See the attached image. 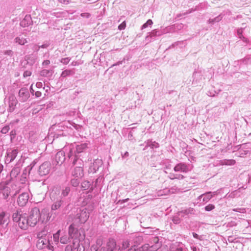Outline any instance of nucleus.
<instances>
[{
    "label": "nucleus",
    "mask_w": 251,
    "mask_h": 251,
    "mask_svg": "<svg viewBox=\"0 0 251 251\" xmlns=\"http://www.w3.org/2000/svg\"><path fill=\"white\" fill-rule=\"evenodd\" d=\"M69 239V237L67 235L65 234L62 235L60 238L59 237V242L60 241L61 244H65L68 243Z\"/></svg>",
    "instance_id": "35"
},
{
    "label": "nucleus",
    "mask_w": 251,
    "mask_h": 251,
    "mask_svg": "<svg viewBox=\"0 0 251 251\" xmlns=\"http://www.w3.org/2000/svg\"><path fill=\"white\" fill-rule=\"evenodd\" d=\"M51 168L50 163L49 161H46L41 164L39 168L38 172L41 176L48 175Z\"/></svg>",
    "instance_id": "13"
},
{
    "label": "nucleus",
    "mask_w": 251,
    "mask_h": 251,
    "mask_svg": "<svg viewBox=\"0 0 251 251\" xmlns=\"http://www.w3.org/2000/svg\"><path fill=\"white\" fill-rule=\"evenodd\" d=\"M18 152L19 151L17 149L8 150L5 161L7 162L8 163L13 161L17 156Z\"/></svg>",
    "instance_id": "17"
},
{
    "label": "nucleus",
    "mask_w": 251,
    "mask_h": 251,
    "mask_svg": "<svg viewBox=\"0 0 251 251\" xmlns=\"http://www.w3.org/2000/svg\"><path fill=\"white\" fill-rule=\"evenodd\" d=\"M248 151H240V154L239 156L240 157H243L244 155L248 154Z\"/></svg>",
    "instance_id": "55"
},
{
    "label": "nucleus",
    "mask_w": 251,
    "mask_h": 251,
    "mask_svg": "<svg viewBox=\"0 0 251 251\" xmlns=\"http://www.w3.org/2000/svg\"><path fill=\"white\" fill-rule=\"evenodd\" d=\"M227 240L229 243H235L237 242V238L233 236H228Z\"/></svg>",
    "instance_id": "46"
},
{
    "label": "nucleus",
    "mask_w": 251,
    "mask_h": 251,
    "mask_svg": "<svg viewBox=\"0 0 251 251\" xmlns=\"http://www.w3.org/2000/svg\"><path fill=\"white\" fill-rule=\"evenodd\" d=\"M163 33V32L160 30L154 29L149 33V35L146 37V39L151 42V40L150 39H154L156 36L161 35Z\"/></svg>",
    "instance_id": "24"
},
{
    "label": "nucleus",
    "mask_w": 251,
    "mask_h": 251,
    "mask_svg": "<svg viewBox=\"0 0 251 251\" xmlns=\"http://www.w3.org/2000/svg\"><path fill=\"white\" fill-rule=\"evenodd\" d=\"M129 239L131 241V244L136 245L137 246L143 241V237L138 235L137 233L132 234L129 236Z\"/></svg>",
    "instance_id": "20"
},
{
    "label": "nucleus",
    "mask_w": 251,
    "mask_h": 251,
    "mask_svg": "<svg viewBox=\"0 0 251 251\" xmlns=\"http://www.w3.org/2000/svg\"><path fill=\"white\" fill-rule=\"evenodd\" d=\"M130 242H131V240L129 239H125L122 243V248L126 249L129 247Z\"/></svg>",
    "instance_id": "36"
},
{
    "label": "nucleus",
    "mask_w": 251,
    "mask_h": 251,
    "mask_svg": "<svg viewBox=\"0 0 251 251\" xmlns=\"http://www.w3.org/2000/svg\"><path fill=\"white\" fill-rule=\"evenodd\" d=\"M31 75V72L30 71L26 70L24 72L23 75L25 77L29 76Z\"/></svg>",
    "instance_id": "51"
},
{
    "label": "nucleus",
    "mask_w": 251,
    "mask_h": 251,
    "mask_svg": "<svg viewBox=\"0 0 251 251\" xmlns=\"http://www.w3.org/2000/svg\"><path fill=\"white\" fill-rule=\"evenodd\" d=\"M75 74V72L74 70H66L62 72L61 76L62 77H65L67 76L73 75Z\"/></svg>",
    "instance_id": "33"
},
{
    "label": "nucleus",
    "mask_w": 251,
    "mask_h": 251,
    "mask_svg": "<svg viewBox=\"0 0 251 251\" xmlns=\"http://www.w3.org/2000/svg\"><path fill=\"white\" fill-rule=\"evenodd\" d=\"M29 200V194L28 193H23L20 194L17 199L18 204L23 207L26 205Z\"/></svg>",
    "instance_id": "15"
},
{
    "label": "nucleus",
    "mask_w": 251,
    "mask_h": 251,
    "mask_svg": "<svg viewBox=\"0 0 251 251\" xmlns=\"http://www.w3.org/2000/svg\"><path fill=\"white\" fill-rule=\"evenodd\" d=\"M223 18V16H222V14H220L217 17H215L214 19H209L207 21L208 24H214L215 23L219 22L220 21L222 20Z\"/></svg>",
    "instance_id": "34"
},
{
    "label": "nucleus",
    "mask_w": 251,
    "mask_h": 251,
    "mask_svg": "<svg viewBox=\"0 0 251 251\" xmlns=\"http://www.w3.org/2000/svg\"><path fill=\"white\" fill-rule=\"evenodd\" d=\"M53 74V71L52 70H43L40 72V75L43 76H45L47 77H50Z\"/></svg>",
    "instance_id": "32"
},
{
    "label": "nucleus",
    "mask_w": 251,
    "mask_h": 251,
    "mask_svg": "<svg viewBox=\"0 0 251 251\" xmlns=\"http://www.w3.org/2000/svg\"><path fill=\"white\" fill-rule=\"evenodd\" d=\"M39 49H40V47H39V46H38L37 45H33V50L35 51H38L39 50Z\"/></svg>",
    "instance_id": "56"
},
{
    "label": "nucleus",
    "mask_w": 251,
    "mask_h": 251,
    "mask_svg": "<svg viewBox=\"0 0 251 251\" xmlns=\"http://www.w3.org/2000/svg\"><path fill=\"white\" fill-rule=\"evenodd\" d=\"M59 230L53 235V238L51 233L45 230L39 232L37 237V247L39 249L47 248L50 250H53V245H57L59 243Z\"/></svg>",
    "instance_id": "1"
},
{
    "label": "nucleus",
    "mask_w": 251,
    "mask_h": 251,
    "mask_svg": "<svg viewBox=\"0 0 251 251\" xmlns=\"http://www.w3.org/2000/svg\"><path fill=\"white\" fill-rule=\"evenodd\" d=\"M179 216H174L173 218L172 221L173 223L175 224H179L180 222V219L179 218Z\"/></svg>",
    "instance_id": "48"
},
{
    "label": "nucleus",
    "mask_w": 251,
    "mask_h": 251,
    "mask_svg": "<svg viewBox=\"0 0 251 251\" xmlns=\"http://www.w3.org/2000/svg\"><path fill=\"white\" fill-rule=\"evenodd\" d=\"M10 193V189L8 186L0 185V199H6Z\"/></svg>",
    "instance_id": "19"
},
{
    "label": "nucleus",
    "mask_w": 251,
    "mask_h": 251,
    "mask_svg": "<svg viewBox=\"0 0 251 251\" xmlns=\"http://www.w3.org/2000/svg\"><path fill=\"white\" fill-rule=\"evenodd\" d=\"M41 216L39 209L35 207L31 209L29 212L28 219L30 223V226H34L38 222H40V217Z\"/></svg>",
    "instance_id": "8"
},
{
    "label": "nucleus",
    "mask_w": 251,
    "mask_h": 251,
    "mask_svg": "<svg viewBox=\"0 0 251 251\" xmlns=\"http://www.w3.org/2000/svg\"><path fill=\"white\" fill-rule=\"evenodd\" d=\"M49 46V44L48 43H45L44 44H43L41 46H39L40 49V48H47Z\"/></svg>",
    "instance_id": "59"
},
{
    "label": "nucleus",
    "mask_w": 251,
    "mask_h": 251,
    "mask_svg": "<svg viewBox=\"0 0 251 251\" xmlns=\"http://www.w3.org/2000/svg\"><path fill=\"white\" fill-rule=\"evenodd\" d=\"M12 219L13 221L17 223L19 227L22 229H26L30 226L26 214L23 213L21 210H16L13 212Z\"/></svg>",
    "instance_id": "3"
},
{
    "label": "nucleus",
    "mask_w": 251,
    "mask_h": 251,
    "mask_svg": "<svg viewBox=\"0 0 251 251\" xmlns=\"http://www.w3.org/2000/svg\"><path fill=\"white\" fill-rule=\"evenodd\" d=\"M153 24V22L151 20V19H149L147 22L146 23H145V24H144L142 27H141V29H144V28H146V27H147L149 25H151L152 24Z\"/></svg>",
    "instance_id": "39"
},
{
    "label": "nucleus",
    "mask_w": 251,
    "mask_h": 251,
    "mask_svg": "<svg viewBox=\"0 0 251 251\" xmlns=\"http://www.w3.org/2000/svg\"><path fill=\"white\" fill-rule=\"evenodd\" d=\"M77 246L76 247V251H101V250H100L98 245H94L92 246L90 250H86L82 246H80L79 245V241L77 240Z\"/></svg>",
    "instance_id": "22"
},
{
    "label": "nucleus",
    "mask_w": 251,
    "mask_h": 251,
    "mask_svg": "<svg viewBox=\"0 0 251 251\" xmlns=\"http://www.w3.org/2000/svg\"><path fill=\"white\" fill-rule=\"evenodd\" d=\"M50 199L52 202L50 207V211L51 214L53 215V219H55L57 216L60 217L66 214L65 209L68 206V205L64 207L66 204L64 199L58 198L56 192L51 193Z\"/></svg>",
    "instance_id": "2"
},
{
    "label": "nucleus",
    "mask_w": 251,
    "mask_h": 251,
    "mask_svg": "<svg viewBox=\"0 0 251 251\" xmlns=\"http://www.w3.org/2000/svg\"><path fill=\"white\" fill-rule=\"evenodd\" d=\"M184 178V176L181 174H176L175 175V179H183Z\"/></svg>",
    "instance_id": "53"
},
{
    "label": "nucleus",
    "mask_w": 251,
    "mask_h": 251,
    "mask_svg": "<svg viewBox=\"0 0 251 251\" xmlns=\"http://www.w3.org/2000/svg\"><path fill=\"white\" fill-rule=\"evenodd\" d=\"M215 208V206L213 204H209L206 205L204 209L206 211H210Z\"/></svg>",
    "instance_id": "44"
},
{
    "label": "nucleus",
    "mask_w": 251,
    "mask_h": 251,
    "mask_svg": "<svg viewBox=\"0 0 251 251\" xmlns=\"http://www.w3.org/2000/svg\"><path fill=\"white\" fill-rule=\"evenodd\" d=\"M93 208V206L89 209L87 208H83L77 211L74 217V224H79L85 223L89 218L90 212L92 210Z\"/></svg>",
    "instance_id": "5"
},
{
    "label": "nucleus",
    "mask_w": 251,
    "mask_h": 251,
    "mask_svg": "<svg viewBox=\"0 0 251 251\" xmlns=\"http://www.w3.org/2000/svg\"><path fill=\"white\" fill-rule=\"evenodd\" d=\"M236 162L233 159L225 160L223 162V165H233L235 164Z\"/></svg>",
    "instance_id": "37"
},
{
    "label": "nucleus",
    "mask_w": 251,
    "mask_h": 251,
    "mask_svg": "<svg viewBox=\"0 0 251 251\" xmlns=\"http://www.w3.org/2000/svg\"><path fill=\"white\" fill-rule=\"evenodd\" d=\"M69 236L72 239L74 238V240H77L76 238L78 236V231L76 228H75L73 224H72L69 227Z\"/></svg>",
    "instance_id": "25"
},
{
    "label": "nucleus",
    "mask_w": 251,
    "mask_h": 251,
    "mask_svg": "<svg viewBox=\"0 0 251 251\" xmlns=\"http://www.w3.org/2000/svg\"><path fill=\"white\" fill-rule=\"evenodd\" d=\"M243 29L244 27H241L240 28H238L237 31V34L240 39L244 38L242 35Z\"/></svg>",
    "instance_id": "42"
},
{
    "label": "nucleus",
    "mask_w": 251,
    "mask_h": 251,
    "mask_svg": "<svg viewBox=\"0 0 251 251\" xmlns=\"http://www.w3.org/2000/svg\"><path fill=\"white\" fill-rule=\"evenodd\" d=\"M164 168L165 169H171L172 168V165L169 163H165L164 164Z\"/></svg>",
    "instance_id": "54"
},
{
    "label": "nucleus",
    "mask_w": 251,
    "mask_h": 251,
    "mask_svg": "<svg viewBox=\"0 0 251 251\" xmlns=\"http://www.w3.org/2000/svg\"><path fill=\"white\" fill-rule=\"evenodd\" d=\"M182 42H180V41H178V42H175V43L173 44L172 45V46L173 47H175L176 46H177L179 44H180Z\"/></svg>",
    "instance_id": "64"
},
{
    "label": "nucleus",
    "mask_w": 251,
    "mask_h": 251,
    "mask_svg": "<svg viewBox=\"0 0 251 251\" xmlns=\"http://www.w3.org/2000/svg\"><path fill=\"white\" fill-rule=\"evenodd\" d=\"M195 212V210L194 208L189 207L186 209L178 212L177 214L178 216L184 217L185 215H188L189 214H194Z\"/></svg>",
    "instance_id": "26"
},
{
    "label": "nucleus",
    "mask_w": 251,
    "mask_h": 251,
    "mask_svg": "<svg viewBox=\"0 0 251 251\" xmlns=\"http://www.w3.org/2000/svg\"><path fill=\"white\" fill-rule=\"evenodd\" d=\"M203 197V201L207 202L209 201L212 198H213V195H212V192H207L201 195H200L198 197V199H200L201 198Z\"/></svg>",
    "instance_id": "27"
},
{
    "label": "nucleus",
    "mask_w": 251,
    "mask_h": 251,
    "mask_svg": "<svg viewBox=\"0 0 251 251\" xmlns=\"http://www.w3.org/2000/svg\"><path fill=\"white\" fill-rule=\"evenodd\" d=\"M70 60L71 58L70 57L63 58L60 60V62H61L62 64L64 65H67L69 63Z\"/></svg>",
    "instance_id": "45"
},
{
    "label": "nucleus",
    "mask_w": 251,
    "mask_h": 251,
    "mask_svg": "<svg viewBox=\"0 0 251 251\" xmlns=\"http://www.w3.org/2000/svg\"><path fill=\"white\" fill-rule=\"evenodd\" d=\"M80 183V181L78 178H73L71 180V184L74 187H77Z\"/></svg>",
    "instance_id": "38"
},
{
    "label": "nucleus",
    "mask_w": 251,
    "mask_h": 251,
    "mask_svg": "<svg viewBox=\"0 0 251 251\" xmlns=\"http://www.w3.org/2000/svg\"><path fill=\"white\" fill-rule=\"evenodd\" d=\"M72 146L69 147V152L68 153V157L69 159H73V157L76 155L78 156V158H83L81 153L86 154V151L88 149V144L87 143H81L76 146L75 149L72 148Z\"/></svg>",
    "instance_id": "4"
},
{
    "label": "nucleus",
    "mask_w": 251,
    "mask_h": 251,
    "mask_svg": "<svg viewBox=\"0 0 251 251\" xmlns=\"http://www.w3.org/2000/svg\"><path fill=\"white\" fill-rule=\"evenodd\" d=\"M8 108L7 110L9 112H12L15 109L17 104H18V100L16 98L13 96H10L8 98Z\"/></svg>",
    "instance_id": "16"
},
{
    "label": "nucleus",
    "mask_w": 251,
    "mask_h": 251,
    "mask_svg": "<svg viewBox=\"0 0 251 251\" xmlns=\"http://www.w3.org/2000/svg\"><path fill=\"white\" fill-rule=\"evenodd\" d=\"M14 42L20 45H24L25 43L27 42V41L26 39L22 35H20L19 36L16 37L14 39Z\"/></svg>",
    "instance_id": "29"
},
{
    "label": "nucleus",
    "mask_w": 251,
    "mask_h": 251,
    "mask_svg": "<svg viewBox=\"0 0 251 251\" xmlns=\"http://www.w3.org/2000/svg\"><path fill=\"white\" fill-rule=\"evenodd\" d=\"M193 236L194 238H196V239H199L200 240H201V238H202V237L200 236L199 235H198V234H197L195 232H193Z\"/></svg>",
    "instance_id": "52"
},
{
    "label": "nucleus",
    "mask_w": 251,
    "mask_h": 251,
    "mask_svg": "<svg viewBox=\"0 0 251 251\" xmlns=\"http://www.w3.org/2000/svg\"><path fill=\"white\" fill-rule=\"evenodd\" d=\"M126 22L124 21L122 22L119 26H118V29L119 30H123L124 29L126 28Z\"/></svg>",
    "instance_id": "49"
},
{
    "label": "nucleus",
    "mask_w": 251,
    "mask_h": 251,
    "mask_svg": "<svg viewBox=\"0 0 251 251\" xmlns=\"http://www.w3.org/2000/svg\"><path fill=\"white\" fill-rule=\"evenodd\" d=\"M240 61L244 64H247L251 62V58L247 56L244 59H241Z\"/></svg>",
    "instance_id": "41"
},
{
    "label": "nucleus",
    "mask_w": 251,
    "mask_h": 251,
    "mask_svg": "<svg viewBox=\"0 0 251 251\" xmlns=\"http://www.w3.org/2000/svg\"><path fill=\"white\" fill-rule=\"evenodd\" d=\"M76 155L73 157V159H70L72 162L73 166H75L72 171V175L76 177H81L83 175V160L82 158H78Z\"/></svg>",
    "instance_id": "6"
},
{
    "label": "nucleus",
    "mask_w": 251,
    "mask_h": 251,
    "mask_svg": "<svg viewBox=\"0 0 251 251\" xmlns=\"http://www.w3.org/2000/svg\"><path fill=\"white\" fill-rule=\"evenodd\" d=\"M80 16L85 18L88 19L91 17V14L89 13H82L80 14Z\"/></svg>",
    "instance_id": "50"
},
{
    "label": "nucleus",
    "mask_w": 251,
    "mask_h": 251,
    "mask_svg": "<svg viewBox=\"0 0 251 251\" xmlns=\"http://www.w3.org/2000/svg\"><path fill=\"white\" fill-rule=\"evenodd\" d=\"M9 130H10L9 126H5L1 129V132L2 134H6L9 131Z\"/></svg>",
    "instance_id": "47"
},
{
    "label": "nucleus",
    "mask_w": 251,
    "mask_h": 251,
    "mask_svg": "<svg viewBox=\"0 0 251 251\" xmlns=\"http://www.w3.org/2000/svg\"><path fill=\"white\" fill-rule=\"evenodd\" d=\"M3 55L11 58L13 55V51L12 50H7L3 51Z\"/></svg>",
    "instance_id": "40"
},
{
    "label": "nucleus",
    "mask_w": 251,
    "mask_h": 251,
    "mask_svg": "<svg viewBox=\"0 0 251 251\" xmlns=\"http://www.w3.org/2000/svg\"><path fill=\"white\" fill-rule=\"evenodd\" d=\"M60 3H62L64 4H68L69 3L70 0H58Z\"/></svg>",
    "instance_id": "57"
},
{
    "label": "nucleus",
    "mask_w": 251,
    "mask_h": 251,
    "mask_svg": "<svg viewBox=\"0 0 251 251\" xmlns=\"http://www.w3.org/2000/svg\"><path fill=\"white\" fill-rule=\"evenodd\" d=\"M18 96L20 101L22 102L26 101L30 97L28 89L26 87L21 88L19 91Z\"/></svg>",
    "instance_id": "12"
},
{
    "label": "nucleus",
    "mask_w": 251,
    "mask_h": 251,
    "mask_svg": "<svg viewBox=\"0 0 251 251\" xmlns=\"http://www.w3.org/2000/svg\"><path fill=\"white\" fill-rule=\"evenodd\" d=\"M90 185V182L88 181H85L81 183V186L85 190L89 188Z\"/></svg>",
    "instance_id": "43"
},
{
    "label": "nucleus",
    "mask_w": 251,
    "mask_h": 251,
    "mask_svg": "<svg viewBox=\"0 0 251 251\" xmlns=\"http://www.w3.org/2000/svg\"><path fill=\"white\" fill-rule=\"evenodd\" d=\"M124 61H125V59H123L122 61H119L117 62V63L113 64L112 65V67L120 65L122 64Z\"/></svg>",
    "instance_id": "60"
},
{
    "label": "nucleus",
    "mask_w": 251,
    "mask_h": 251,
    "mask_svg": "<svg viewBox=\"0 0 251 251\" xmlns=\"http://www.w3.org/2000/svg\"><path fill=\"white\" fill-rule=\"evenodd\" d=\"M0 57H2V58L1 59V61H6V60H8L9 59H10L11 58L9 56H4H4H1Z\"/></svg>",
    "instance_id": "62"
},
{
    "label": "nucleus",
    "mask_w": 251,
    "mask_h": 251,
    "mask_svg": "<svg viewBox=\"0 0 251 251\" xmlns=\"http://www.w3.org/2000/svg\"><path fill=\"white\" fill-rule=\"evenodd\" d=\"M50 64V61L49 60H44L42 63V64L43 66H47V65H49Z\"/></svg>",
    "instance_id": "61"
},
{
    "label": "nucleus",
    "mask_w": 251,
    "mask_h": 251,
    "mask_svg": "<svg viewBox=\"0 0 251 251\" xmlns=\"http://www.w3.org/2000/svg\"><path fill=\"white\" fill-rule=\"evenodd\" d=\"M159 146V144L155 141L152 142L151 140H148L146 142V145L144 150H145L147 147H150L151 149L157 148Z\"/></svg>",
    "instance_id": "31"
},
{
    "label": "nucleus",
    "mask_w": 251,
    "mask_h": 251,
    "mask_svg": "<svg viewBox=\"0 0 251 251\" xmlns=\"http://www.w3.org/2000/svg\"><path fill=\"white\" fill-rule=\"evenodd\" d=\"M116 248V242L114 239H109L107 243L106 251H114Z\"/></svg>",
    "instance_id": "28"
},
{
    "label": "nucleus",
    "mask_w": 251,
    "mask_h": 251,
    "mask_svg": "<svg viewBox=\"0 0 251 251\" xmlns=\"http://www.w3.org/2000/svg\"><path fill=\"white\" fill-rule=\"evenodd\" d=\"M70 187L66 186L62 188L61 193L60 191L57 189L53 190L52 192H56L57 197L61 198V199H64L65 201V197L68 196L70 192Z\"/></svg>",
    "instance_id": "18"
},
{
    "label": "nucleus",
    "mask_w": 251,
    "mask_h": 251,
    "mask_svg": "<svg viewBox=\"0 0 251 251\" xmlns=\"http://www.w3.org/2000/svg\"><path fill=\"white\" fill-rule=\"evenodd\" d=\"M8 217L5 214V212L0 213V226L6 227L8 224Z\"/></svg>",
    "instance_id": "23"
},
{
    "label": "nucleus",
    "mask_w": 251,
    "mask_h": 251,
    "mask_svg": "<svg viewBox=\"0 0 251 251\" xmlns=\"http://www.w3.org/2000/svg\"><path fill=\"white\" fill-rule=\"evenodd\" d=\"M77 246V240H74L72 244L67 245L65 248V251H74Z\"/></svg>",
    "instance_id": "30"
},
{
    "label": "nucleus",
    "mask_w": 251,
    "mask_h": 251,
    "mask_svg": "<svg viewBox=\"0 0 251 251\" xmlns=\"http://www.w3.org/2000/svg\"><path fill=\"white\" fill-rule=\"evenodd\" d=\"M40 222L41 223H46L50 220L52 221L54 219H53V215L51 214V212H49L47 209H43L40 212Z\"/></svg>",
    "instance_id": "11"
},
{
    "label": "nucleus",
    "mask_w": 251,
    "mask_h": 251,
    "mask_svg": "<svg viewBox=\"0 0 251 251\" xmlns=\"http://www.w3.org/2000/svg\"><path fill=\"white\" fill-rule=\"evenodd\" d=\"M65 160V154L64 151H58L52 160L53 165L60 166Z\"/></svg>",
    "instance_id": "10"
},
{
    "label": "nucleus",
    "mask_w": 251,
    "mask_h": 251,
    "mask_svg": "<svg viewBox=\"0 0 251 251\" xmlns=\"http://www.w3.org/2000/svg\"><path fill=\"white\" fill-rule=\"evenodd\" d=\"M191 170L190 165L184 162L177 163L174 168L175 172H179L181 173H187Z\"/></svg>",
    "instance_id": "9"
},
{
    "label": "nucleus",
    "mask_w": 251,
    "mask_h": 251,
    "mask_svg": "<svg viewBox=\"0 0 251 251\" xmlns=\"http://www.w3.org/2000/svg\"><path fill=\"white\" fill-rule=\"evenodd\" d=\"M175 175H176V174L170 173L168 175V177L171 179H175Z\"/></svg>",
    "instance_id": "58"
},
{
    "label": "nucleus",
    "mask_w": 251,
    "mask_h": 251,
    "mask_svg": "<svg viewBox=\"0 0 251 251\" xmlns=\"http://www.w3.org/2000/svg\"><path fill=\"white\" fill-rule=\"evenodd\" d=\"M42 93L40 91H36L35 93L36 97L39 98L41 96Z\"/></svg>",
    "instance_id": "63"
},
{
    "label": "nucleus",
    "mask_w": 251,
    "mask_h": 251,
    "mask_svg": "<svg viewBox=\"0 0 251 251\" xmlns=\"http://www.w3.org/2000/svg\"><path fill=\"white\" fill-rule=\"evenodd\" d=\"M103 164L101 159H95L93 163H92L89 167L88 172L89 173L94 174L96 173Z\"/></svg>",
    "instance_id": "14"
},
{
    "label": "nucleus",
    "mask_w": 251,
    "mask_h": 251,
    "mask_svg": "<svg viewBox=\"0 0 251 251\" xmlns=\"http://www.w3.org/2000/svg\"><path fill=\"white\" fill-rule=\"evenodd\" d=\"M153 240L155 243L154 245L150 246L149 244H147L138 248L136 245L132 244L131 247L128 250V251H155L160 246V245L158 244V238L154 237Z\"/></svg>",
    "instance_id": "7"
},
{
    "label": "nucleus",
    "mask_w": 251,
    "mask_h": 251,
    "mask_svg": "<svg viewBox=\"0 0 251 251\" xmlns=\"http://www.w3.org/2000/svg\"><path fill=\"white\" fill-rule=\"evenodd\" d=\"M33 23L31 17L30 15H26L25 18L21 21L20 25L23 27H27Z\"/></svg>",
    "instance_id": "21"
}]
</instances>
